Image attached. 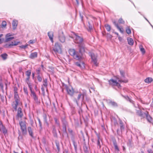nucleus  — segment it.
<instances>
[{
  "instance_id": "1",
  "label": "nucleus",
  "mask_w": 153,
  "mask_h": 153,
  "mask_svg": "<svg viewBox=\"0 0 153 153\" xmlns=\"http://www.w3.org/2000/svg\"><path fill=\"white\" fill-rule=\"evenodd\" d=\"M71 36H70V37L74 39V42L75 43L78 44L79 45L83 43V38L78 35L77 34L75 33L74 32H72Z\"/></svg>"
},
{
  "instance_id": "2",
  "label": "nucleus",
  "mask_w": 153,
  "mask_h": 153,
  "mask_svg": "<svg viewBox=\"0 0 153 153\" xmlns=\"http://www.w3.org/2000/svg\"><path fill=\"white\" fill-rule=\"evenodd\" d=\"M14 99L15 101L12 102V105L15 111H16L18 105L19 104L20 100L17 92L15 91Z\"/></svg>"
},
{
  "instance_id": "3",
  "label": "nucleus",
  "mask_w": 153,
  "mask_h": 153,
  "mask_svg": "<svg viewBox=\"0 0 153 153\" xmlns=\"http://www.w3.org/2000/svg\"><path fill=\"white\" fill-rule=\"evenodd\" d=\"M69 54L73 56L74 59L78 60H80L81 56L78 54L77 52H76L74 49H70L68 51Z\"/></svg>"
},
{
  "instance_id": "4",
  "label": "nucleus",
  "mask_w": 153,
  "mask_h": 153,
  "mask_svg": "<svg viewBox=\"0 0 153 153\" xmlns=\"http://www.w3.org/2000/svg\"><path fill=\"white\" fill-rule=\"evenodd\" d=\"M19 124L23 135H26L27 134V130L26 122L22 121L20 122Z\"/></svg>"
},
{
  "instance_id": "5",
  "label": "nucleus",
  "mask_w": 153,
  "mask_h": 153,
  "mask_svg": "<svg viewBox=\"0 0 153 153\" xmlns=\"http://www.w3.org/2000/svg\"><path fill=\"white\" fill-rule=\"evenodd\" d=\"M53 50L56 54L61 53L62 52L61 45L58 43H55Z\"/></svg>"
},
{
  "instance_id": "6",
  "label": "nucleus",
  "mask_w": 153,
  "mask_h": 153,
  "mask_svg": "<svg viewBox=\"0 0 153 153\" xmlns=\"http://www.w3.org/2000/svg\"><path fill=\"white\" fill-rule=\"evenodd\" d=\"M109 84L112 86H117L118 88H120L121 86L120 83L117 82V80L111 79L108 81Z\"/></svg>"
},
{
  "instance_id": "7",
  "label": "nucleus",
  "mask_w": 153,
  "mask_h": 153,
  "mask_svg": "<svg viewBox=\"0 0 153 153\" xmlns=\"http://www.w3.org/2000/svg\"><path fill=\"white\" fill-rule=\"evenodd\" d=\"M29 87L30 91V95L31 97H33V100L35 102L37 103H38L39 102L38 97L36 95V94H35L34 91L32 90V86H29Z\"/></svg>"
},
{
  "instance_id": "8",
  "label": "nucleus",
  "mask_w": 153,
  "mask_h": 153,
  "mask_svg": "<svg viewBox=\"0 0 153 153\" xmlns=\"http://www.w3.org/2000/svg\"><path fill=\"white\" fill-rule=\"evenodd\" d=\"M31 70H28L26 72V74L27 75V77L25 79V82L28 85V87L31 86V84L29 82V79L30 78V76L31 75Z\"/></svg>"
},
{
  "instance_id": "9",
  "label": "nucleus",
  "mask_w": 153,
  "mask_h": 153,
  "mask_svg": "<svg viewBox=\"0 0 153 153\" xmlns=\"http://www.w3.org/2000/svg\"><path fill=\"white\" fill-rule=\"evenodd\" d=\"M62 122L63 125V129L64 132L65 133L66 131V127L68 126V123L66 120L65 118H63L62 119Z\"/></svg>"
},
{
  "instance_id": "10",
  "label": "nucleus",
  "mask_w": 153,
  "mask_h": 153,
  "mask_svg": "<svg viewBox=\"0 0 153 153\" xmlns=\"http://www.w3.org/2000/svg\"><path fill=\"white\" fill-rule=\"evenodd\" d=\"M59 38L61 42H65V37L63 34V32L61 30L59 31Z\"/></svg>"
},
{
  "instance_id": "11",
  "label": "nucleus",
  "mask_w": 153,
  "mask_h": 153,
  "mask_svg": "<svg viewBox=\"0 0 153 153\" xmlns=\"http://www.w3.org/2000/svg\"><path fill=\"white\" fill-rule=\"evenodd\" d=\"M66 90L68 94L71 96H73L74 92L73 88L71 87H67Z\"/></svg>"
},
{
  "instance_id": "12",
  "label": "nucleus",
  "mask_w": 153,
  "mask_h": 153,
  "mask_svg": "<svg viewBox=\"0 0 153 153\" xmlns=\"http://www.w3.org/2000/svg\"><path fill=\"white\" fill-rule=\"evenodd\" d=\"M91 58L92 61L94 62V64L96 66H97V56L94 53L91 54Z\"/></svg>"
},
{
  "instance_id": "13",
  "label": "nucleus",
  "mask_w": 153,
  "mask_h": 153,
  "mask_svg": "<svg viewBox=\"0 0 153 153\" xmlns=\"http://www.w3.org/2000/svg\"><path fill=\"white\" fill-rule=\"evenodd\" d=\"M78 46L79 48V52L80 53H82L85 51V47L83 43L79 44Z\"/></svg>"
},
{
  "instance_id": "14",
  "label": "nucleus",
  "mask_w": 153,
  "mask_h": 153,
  "mask_svg": "<svg viewBox=\"0 0 153 153\" xmlns=\"http://www.w3.org/2000/svg\"><path fill=\"white\" fill-rule=\"evenodd\" d=\"M85 95V93L82 94L81 93H79L78 95L77 100H76V102L77 105H78V100H79L80 99H81L82 101H83L84 100V97Z\"/></svg>"
},
{
  "instance_id": "15",
  "label": "nucleus",
  "mask_w": 153,
  "mask_h": 153,
  "mask_svg": "<svg viewBox=\"0 0 153 153\" xmlns=\"http://www.w3.org/2000/svg\"><path fill=\"white\" fill-rule=\"evenodd\" d=\"M19 42H18L14 41L12 42L10 44L6 45L5 47L7 48H10L11 46L17 45H18Z\"/></svg>"
},
{
  "instance_id": "16",
  "label": "nucleus",
  "mask_w": 153,
  "mask_h": 153,
  "mask_svg": "<svg viewBox=\"0 0 153 153\" xmlns=\"http://www.w3.org/2000/svg\"><path fill=\"white\" fill-rule=\"evenodd\" d=\"M76 65L80 67L81 69H83L85 67V64L83 62H77L75 63Z\"/></svg>"
},
{
  "instance_id": "17",
  "label": "nucleus",
  "mask_w": 153,
  "mask_h": 153,
  "mask_svg": "<svg viewBox=\"0 0 153 153\" xmlns=\"http://www.w3.org/2000/svg\"><path fill=\"white\" fill-rule=\"evenodd\" d=\"M18 22L17 20L16 19H14L13 20L12 25L13 29V30H15L16 29L18 25Z\"/></svg>"
},
{
  "instance_id": "18",
  "label": "nucleus",
  "mask_w": 153,
  "mask_h": 153,
  "mask_svg": "<svg viewBox=\"0 0 153 153\" xmlns=\"http://www.w3.org/2000/svg\"><path fill=\"white\" fill-rule=\"evenodd\" d=\"M23 114L22 108H18L17 114V116L18 117L21 118L22 117Z\"/></svg>"
},
{
  "instance_id": "19",
  "label": "nucleus",
  "mask_w": 153,
  "mask_h": 153,
  "mask_svg": "<svg viewBox=\"0 0 153 153\" xmlns=\"http://www.w3.org/2000/svg\"><path fill=\"white\" fill-rule=\"evenodd\" d=\"M38 53L36 52L31 53L30 56L29 58L31 59H33L36 58L37 56Z\"/></svg>"
},
{
  "instance_id": "20",
  "label": "nucleus",
  "mask_w": 153,
  "mask_h": 153,
  "mask_svg": "<svg viewBox=\"0 0 153 153\" xmlns=\"http://www.w3.org/2000/svg\"><path fill=\"white\" fill-rule=\"evenodd\" d=\"M0 131L4 133H6V131L5 127L2 125L1 122H0Z\"/></svg>"
},
{
  "instance_id": "21",
  "label": "nucleus",
  "mask_w": 153,
  "mask_h": 153,
  "mask_svg": "<svg viewBox=\"0 0 153 153\" xmlns=\"http://www.w3.org/2000/svg\"><path fill=\"white\" fill-rule=\"evenodd\" d=\"M48 34L50 40L52 42H53V32L52 31L49 32L48 33Z\"/></svg>"
},
{
  "instance_id": "22",
  "label": "nucleus",
  "mask_w": 153,
  "mask_h": 153,
  "mask_svg": "<svg viewBox=\"0 0 153 153\" xmlns=\"http://www.w3.org/2000/svg\"><path fill=\"white\" fill-rule=\"evenodd\" d=\"M10 36V35L9 34H7L6 36V39H5V41L6 42H8L9 41L11 40L12 39H14V37H9Z\"/></svg>"
},
{
  "instance_id": "23",
  "label": "nucleus",
  "mask_w": 153,
  "mask_h": 153,
  "mask_svg": "<svg viewBox=\"0 0 153 153\" xmlns=\"http://www.w3.org/2000/svg\"><path fill=\"white\" fill-rule=\"evenodd\" d=\"M55 143L56 147V149H55L56 152L58 153L60 151L59 143L58 141L56 140L55 141Z\"/></svg>"
},
{
  "instance_id": "24",
  "label": "nucleus",
  "mask_w": 153,
  "mask_h": 153,
  "mask_svg": "<svg viewBox=\"0 0 153 153\" xmlns=\"http://www.w3.org/2000/svg\"><path fill=\"white\" fill-rule=\"evenodd\" d=\"M116 79L117 80H118V82H120V83H121L122 82L124 83H127L128 82V80L127 79H124L123 80V79L121 78H120L119 77H117Z\"/></svg>"
},
{
  "instance_id": "25",
  "label": "nucleus",
  "mask_w": 153,
  "mask_h": 153,
  "mask_svg": "<svg viewBox=\"0 0 153 153\" xmlns=\"http://www.w3.org/2000/svg\"><path fill=\"white\" fill-rule=\"evenodd\" d=\"M128 43L129 45H132L134 44V41L133 39L131 38H129L127 39Z\"/></svg>"
},
{
  "instance_id": "26",
  "label": "nucleus",
  "mask_w": 153,
  "mask_h": 153,
  "mask_svg": "<svg viewBox=\"0 0 153 153\" xmlns=\"http://www.w3.org/2000/svg\"><path fill=\"white\" fill-rule=\"evenodd\" d=\"M28 131L29 133V135L32 137H33V132L32 130V129L31 127H29L27 128Z\"/></svg>"
},
{
  "instance_id": "27",
  "label": "nucleus",
  "mask_w": 153,
  "mask_h": 153,
  "mask_svg": "<svg viewBox=\"0 0 153 153\" xmlns=\"http://www.w3.org/2000/svg\"><path fill=\"white\" fill-rule=\"evenodd\" d=\"M148 112L147 111H146L145 112L142 111V114L140 116L141 119L144 118L145 117H146V116L148 115Z\"/></svg>"
},
{
  "instance_id": "28",
  "label": "nucleus",
  "mask_w": 153,
  "mask_h": 153,
  "mask_svg": "<svg viewBox=\"0 0 153 153\" xmlns=\"http://www.w3.org/2000/svg\"><path fill=\"white\" fill-rule=\"evenodd\" d=\"M121 96L125 98L127 100L129 101L131 103H133V101L130 99L127 96H124L123 94H121Z\"/></svg>"
},
{
  "instance_id": "29",
  "label": "nucleus",
  "mask_w": 153,
  "mask_h": 153,
  "mask_svg": "<svg viewBox=\"0 0 153 153\" xmlns=\"http://www.w3.org/2000/svg\"><path fill=\"white\" fill-rule=\"evenodd\" d=\"M44 87L46 88H47L48 83H47V79H43V85Z\"/></svg>"
},
{
  "instance_id": "30",
  "label": "nucleus",
  "mask_w": 153,
  "mask_h": 153,
  "mask_svg": "<svg viewBox=\"0 0 153 153\" xmlns=\"http://www.w3.org/2000/svg\"><path fill=\"white\" fill-rule=\"evenodd\" d=\"M146 119L150 123H151L152 120V117L150 116V115L149 114V113L148 114V115L146 116Z\"/></svg>"
},
{
  "instance_id": "31",
  "label": "nucleus",
  "mask_w": 153,
  "mask_h": 153,
  "mask_svg": "<svg viewBox=\"0 0 153 153\" xmlns=\"http://www.w3.org/2000/svg\"><path fill=\"white\" fill-rule=\"evenodd\" d=\"M45 104L47 107L50 106V105H51V102L49 98H47L46 100Z\"/></svg>"
},
{
  "instance_id": "32",
  "label": "nucleus",
  "mask_w": 153,
  "mask_h": 153,
  "mask_svg": "<svg viewBox=\"0 0 153 153\" xmlns=\"http://www.w3.org/2000/svg\"><path fill=\"white\" fill-rule=\"evenodd\" d=\"M153 81V79L152 78L148 77L145 80V82L147 83L151 82Z\"/></svg>"
},
{
  "instance_id": "33",
  "label": "nucleus",
  "mask_w": 153,
  "mask_h": 153,
  "mask_svg": "<svg viewBox=\"0 0 153 153\" xmlns=\"http://www.w3.org/2000/svg\"><path fill=\"white\" fill-rule=\"evenodd\" d=\"M109 104L111 105L114 107H117V103L114 101H110L109 102Z\"/></svg>"
},
{
  "instance_id": "34",
  "label": "nucleus",
  "mask_w": 153,
  "mask_h": 153,
  "mask_svg": "<svg viewBox=\"0 0 153 153\" xmlns=\"http://www.w3.org/2000/svg\"><path fill=\"white\" fill-rule=\"evenodd\" d=\"M105 27L107 31H109L111 30V27L109 25L107 24H105Z\"/></svg>"
},
{
  "instance_id": "35",
  "label": "nucleus",
  "mask_w": 153,
  "mask_h": 153,
  "mask_svg": "<svg viewBox=\"0 0 153 153\" xmlns=\"http://www.w3.org/2000/svg\"><path fill=\"white\" fill-rule=\"evenodd\" d=\"M120 129L121 131L123 130H124V127L123 126V123L121 120L120 121Z\"/></svg>"
},
{
  "instance_id": "36",
  "label": "nucleus",
  "mask_w": 153,
  "mask_h": 153,
  "mask_svg": "<svg viewBox=\"0 0 153 153\" xmlns=\"http://www.w3.org/2000/svg\"><path fill=\"white\" fill-rule=\"evenodd\" d=\"M53 135L54 137H57V134L56 132V130L55 129L54 126H53Z\"/></svg>"
},
{
  "instance_id": "37",
  "label": "nucleus",
  "mask_w": 153,
  "mask_h": 153,
  "mask_svg": "<svg viewBox=\"0 0 153 153\" xmlns=\"http://www.w3.org/2000/svg\"><path fill=\"white\" fill-rule=\"evenodd\" d=\"M97 144L98 146V148L100 149L101 148V145H100V137L99 136H98V140L97 141Z\"/></svg>"
},
{
  "instance_id": "38",
  "label": "nucleus",
  "mask_w": 153,
  "mask_h": 153,
  "mask_svg": "<svg viewBox=\"0 0 153 153\" xmlns=\"http://www.w3.org/2000/svg\"><path fill=\"white\" fill-rule=\"evenodd\" d=\"M7 55L6 53H5L2 54L1 55V57L4 60H5L7 58Z\"/></svg>"
},
{
  "instance_id": "39",
  "label": "nucleus",
  "mask_w": 153,
  "mask_h": 153,
  "mask_svg": "<svg viewBox=\"0 0 153 153\" xmlns=\"http://www.w3.org/2000/svg\"><path fill=\"white\" fill-rule=\"evenodd\" d=\"M83 149L84 151L85 152H88V146L85 144L83 146Z\"/></svg>"
},
{
  "instance_id": "40",
  "label": "nucleus",
  "mask_w": 153,
  "mask_h": 153,
  "mask_svg": "<svg viewBox=\"0 0 153 153\" xmlns=\"http://www.w3.org/2000/svg\"><path fill=\"white\" fill-rule=\"evenodd\" d=\"M54 120H55V123L59 127L60 126V124L59 121L56 118H54Z\"/></svg>"
},
{
  "instance_id": "41",
  "label": "nucleus",
  "mask_w": 153,
  "mask_h": 153,
  "mask_svg": "<svg viewBox=\"0 0 153 153\" xmlns=\"http://www.w3.org/2000/svg\"><path fill=\"white\" fill-rule=\"evenodd\" d=\"M38 122H39V126L40 127V129L39 130H42V124L41 122V120H40V119L39 118L38 119Z\"/></svg>"
},
{
  "instance_id": "42",
  "label": "nucleus",
  "mask_w": 153,
  "mask_h": 153,
  "mask_svg": "<svg viewBox=\"0 0 153 153\" xmlns=\"http://www.w3.org/2000/svg\"><path fill=\"white\" fill-rule=\"evenodd\" d=\"M140 48L141 51L142 52L143 54H144L145 53V51L144 49L142 47V46H140Z\"/></svg>"
},
{
  "instance_id": "43",
  "label": "nucleus",
  "mask_w": 153,
  "mask_h": 153,
  "mask_svg": "<svg viewBox=\"0 0 153 153\" xmlns=\"http://www.w3.org/2000/svg\"><path fill=\"white\" fill-rule=\"evenodd\" d=\"M114 145L115 147V149L117 150V151H119V149L118 147L117 144L116 142H114Z\"/></svg>"
},
{
  "instance_id": "44",
  "label": "nucleus",
  "mask_w": 153,
  "mask_h": 153,
  "mask_svg": "<svg viewBox=\"0 0 153 153\" xmlns=\"http://www.w3.org/2000/svg\"><path fill=\"white\" fill-rule=\"evenodd\" d=\"M126 32L128 34H131V30L128 27L126 28Z\"/></svg>"
},
{
  "instance_id": "45",
  "label": "nucleus",
  "mask_w": 153,
  "mask_h": 153,
  "mask_svg": "<svg viewBox=\"0 0 153 153\" xmlns=\"http://www.w3.org/2000/svg\"><path fill=\"white\" fill-rule=\"evenodd\" d=\"M120 73L122 77H124L125 76V72L124 71L122 70H120Z\"/></svg>"
},
{
  "instance_id": "46",
  "label": "nucleus",
  "mask_w": 153,
  "mask_h": 153,
  "mask_svg": "<svg viewBox=\"0 0 153 153\" xmlns=\"http://www.w3.org/2000/svg\"><path fill=\"white\" fill-rule=\"evenodd\" d=\"M117 28L119 30L120 32L122 33H123V30L122 27H119V26H117Z\"/></svg>"
},
{
  "instance_id": "47",
  "label": "nucleus",
  "mask_w": 153,
  "mask_h": 153,
  "mask_svg": "<svg viewBox=\"0 0 153 153\" xmlns=\"http://www.w3.org/2000/svg\"><path fill=\"white\" fill-rule=\"evenodd\" d=\"M73 144L74 147V149L76 151L77 149V145L76 143L74 140L73 141Z\"/></svg>"
},
{
  "instance_id": "48",
  "label": "nucleus",
  "mask_w": 153,
  "mask_h": 153,
  "mask_svg": "<svg viewBox=\"0 0 153 153\" xmlns=\"http://www.w3.org/2000/svg\"><path fill=\"white\" fill-rule=\"evenodd\" d=\"M118 22L119 23L124 24L125 22L123 20L122 18H120L118 20Z\"/></svg>"
},
{
  "instance_id": "49",
  "label": "nucleus",
  "mask_w": 153,
  "mask_h": 153,
  "mask_svg": "<svg viewBox=\"0 0 153 153\" xmlns=\"http://www.w3.org/2000/svg\"><path fill=\"white\" fill-rule=\"evenodd\" d=\"M142 112V111L141 110L137 111L136 113L140 117Z\"/></svg>"
},
{
  "instance_id": "50",
  "label": "nucleus",
  "mask_w": 153,
  "mask_h": 153,
  "mask_svg": "<svg viewBox=\"0 0 153 153\" xmlns=\"http://www.w3.org/2000/svg\"><path fill=\"white\" fill-rule=\"evenodd\" d=\"M37 78L39 82H41L42 81V78L40 75H38Z\"/></svg>"
},
{
  "instance_id": "51",
  "label": "nucleus",
  "mask_w": 153,
  "mask_h": 153,
  "mask_svg": "<svg viewBox=\"0 0 153 153\" xmlns=\"http://www.w3.org/2000/svg\"><path fill=\"white\" fill-rule=\"evenodd\" d=\"M7 25V23L5 21H3L2 22V26L3 27H5Z\"/></svg>"
},
{
  "instance_id": "52",
  "label": "nucleus",
  "mask_w": 153,
  "mask_h": 153,
  "mask_svg": "<svg viewBox=\"0 0 153 153\" xmlns=\"http://www.w3.org/2000/svg\"><path fill=\"white\" fill-rule=\"evenodd\" d=\"M0 87L1 89L2 92L4 93V90L3 88V84L1 82H0Z\"/></svg>"
},
{
  "instance_id": "53",
  "label": "nucleus",
  "mask_w": 153,
  "mask_h": 153,
  "mask_svg": "<svg viewBox=\"0 0 153 153\" xmlns=\"http://www.w3.org/2000/svg\"><path fill=\"white\" fill-rule=\"evenodd\" d=\"M24 91L25 94L27 95H28V91L26 88L24 87Z\"/></svg>"
},
{
  "instance_id": "54",
  "label": "nucleus",
  "mask_w": 153,
  "mask_h": 153,
  "mask_svg": "<svg viewBox=\"0 0 153 153\" xmlns=\"http://www.w3.org/2000/svg\"><path fill=\"white\" fill-rule=\"evenodd\" d=\"M89 24V29L88 30V31H91L92 29V25H91L89 22H88Z\"/></svg>"
},
{
  "instance_id": "55",
  "label": "nucleus",
  "mask_w": 153,
  "mask_h": 153,
  "mask_svg": "<svg viewBox=\"0 0 153 153\" xmlns=\"http://www.w3.org/2000/svg\"><path fill=\"white\" fill-rule=\"evenodd\" d=\"M107 37L108 39H111L112 38V36L110 34L108 33L107 35Z\"/></svg>"
},
{
  "instance_id": "56",
  "label": "nucleus",
  "mask_w": 153,
  "mask_h": 153,
  "mask_svg": "<svg viewBox=\"0 0 153 153\" xmlns=\"http://www.w3.org/2000/svg\"><path fill=\"white\" fill-rule=\"evenodd\" d=\"M53 106L52 107V109H55V110H56V106H55V103L54 102H53Z\"/></svg>"
},
{
  "instance_id": "57",
  "label": "nucleus",
  "mask_w": 153,
  "mask_h": 153,
  "mask_svg": "<svg viewBox=\"0 0 153 153\" xmlns=\"http://www.w3.org/2000/svg\"><path fill=\"white\" fill-rule=\"evenodd\" d=\"M36 72L38 75H40V71L39 69H36Z\"/></svg>"
},
{
  "instance_id": "58",
  "label": "nucleus",
  "mask_w": 153,
  "mask_h": 153,
  "mask_svg": "<svg viewBox=\"0 0 153 153\" xmlns=\"http://www.w3.org/2000/svg\"><path fill=\"white\" fill-rule=\"evenodd\" d=\"M113 22L114 24V25L116 27H117V26H119L118 24L115 21H113Z\"/></svg>"
},
{
  "instance_id": "59",
  "label": "nucleus",
  "mask_w": 153,
  "mask_h": 153,
  "mask_svg": "<svg viewBox=\"0 0 153 153\" xmlns=\"http://www.w3.org/2000/svg\"><path fill=\"white\" fill-rule=\"evenodd\" d=\"M148 153H153V151L151 149H149L148 150Z\"/></svg>"
},
{
  "instance_id": "60",
  "label": "nucleus",
  "mask_w": 153,
  "mask_h": 153,
  "mask_svg": "<svg viewBox=\"0 0 153 153\" xmlns=\"http://www.w3.org/2000/svg\"><path fill=\"white\" fill-rule=\"evenodd\" d=\"M41 90H42V92L43 93H44L45 92V89H44V88H43V87L42 85V87L41 88Z\"/></svg>"
},
{
  "instance_id": "61",
  "label": "nucleus",
  "mask_w": 153,
  "mask_h": 153,
  "mask_svg": "<svg viewBox=\"0 0 153 153\" xmlns=\"http://www.w3.org/2000/svg\"><path fill=\"white\" fill-rule=\"evenodd\" d=\"M29 43L30 44H32L33 43V41L32 40H30L29 41Z\"/></svg>"
},
{
  "instance_id": "62",
  "label": "nucleus",
  "mask_w": 153,
  "mask_h": 153,
  "mask_svg": "<svg viewBox=\"0 0 153 153\" xmlns=\"http://www.w3.org/2000/svg\"><path fill=\"white\" fill-rule=\"evenodd\" d=\"M4 97L3 96L1 97V99L2 100L3 102V101L4 100Z\"/></svg>"
},
{
  "instance_id": "63",
  "label": "nucleus",
  "mask_w": 153,
  "mask_h": 153,
  "mask_svg": "<svg viewBox=\"0 0 153 153\" xmlns=\"http://www.w3.org/2000/svg\"><path fill=\"white\" fill-rule=\"evenodd\" d=\"M114 124H115V126H116V125H118V124L117 121H116L115 122Z\"/></svg>"
},
{
  "instance_id": "64",
  "label": "nucleus",
  "mask_w": 153,
  "mask_h": 153,
  "mask_svg": "<svg viewBox=\"0 0 153 153\" xmlns=\"http://www.w3.org/2000/svg\"><path fill=\"white\" fill-rule=\"evenodd\" d=\"M113 33H115V34H116L118 36H119V34H118V33H117V32H113Z\"/></svg>"
}]
</instances>
